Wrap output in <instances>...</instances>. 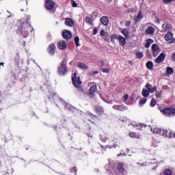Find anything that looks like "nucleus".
<instances>
[{"label":"nucleus","mask_w":175,"mask_h":175,"mask_svg":"<svg viewBox=\"0 0 175 175\" xmlns=\"http://www.w3.org/2000/svg\"><path fill=\"white\" fill-rule=\"evenodd\" d=\"M85 22L87 23V24H92V18H91L90 16L86 17L85 18Z\"/></svg>","instance_id":"obj_34"},{"label":"nucleus","mask_w":175,"mask_h":175,"mask_svg":"<svg viewBox=\"0 0 175 175\" xmlns=\"http://www.w3.org/2000/svg\"><path fill=\"white\" fill-rule=\"evenodd\" d=\"M163 28L165 32H166L167 31H170V25L167 23H164L163 24Z\"/></svg>","instance_id":"obj_27"},{"label":"nucleus","mask_w":175,"mask_h":175,"mask_svg":"<svg viewBox=\"0 0 175 175\" xmlns=\"http://www.w3.org/2000/svg\"><path fill=\"white\" fill-rule=\"evenodd\" d=\"M122 35H124V36H125V38H126V39H128V38H129V31H128V30L126 29H124L122 31Z\"/></svg>","instance_id":"obj_29"},{"label":"nucleus","mask_w":175,"mask_h":175,"mask_svg":"<svg viewBox=\"0 0 175 175\" xmlns=\"http://www.w3.org/2000/svg\"><path fill=\"white\" fill-rule=\"evenodd\" d=\"M128 98H129L128 94H124V95L123 96L122 99H123V100L125 102L126 100H128Z\"/></svg>","instance_id":"obj_44"},{"label":"nucleus","mask_w":175,"mask_h":175,"mask_svg":"<svg viewBox=\"0 0 175 175\" xmlns=\"http://www.w3.org/2000/svg\"><path fill=\"white\" fill-rule=\"evenodd\" d=\"M167 137H169L170 139H172V137H175V133L172 130H168V135Z\"/></svg>","instance_id":"obj_30"},{"label":"nucleus","mask_w":175,"mask_h":175,"mask_svg":"<svg viewBox=\"0 0 175 175\" xmlns=\"http://www.w3.org/2000/svg\"><path fill=\"white\" fill-rule=\"evenodd\" d=\"M57 47L59 50H65V49L68 47L66 42L64 40L59 41L57 43Z\"/></svg>","instance_id":"obj_9"},{"label":"nucleus","mask_w":175,"mask_h":175,"mask_svg":"<svg viewBox=\"0 0 175 175\" xmlns=\"http://www.w3.org/2000/svg\"><path fill=\"white\" fill-rule=\"evenodd\" d=\"M146 68L149 69V70H151L152 68H154V63H152V61H148L146 63Z\"/></svg>","instance_id":"obj_24"},{"label":"nucleus","mask_w":175,"mask_h":175,"mask_svg":"<svg viewBox=\"0 0 175 175\" xmlns=\"http://www.w3.org/2000/svg\"><path fill=\"white\" fill-rule=\"evenodd\" d=\"M118 38H120V36L117 34H112L111 36V42H112V43H114V40H116V39L118 40Z\"/></svg>","instance_id":"obj_31"},{"label":"nucleus","mask_w":175,"mask_h":175,"mask_svg":"<svg viewBox=\"0 0 175 175\" xmlns=\"http://www.w3.org/2000/svg\"><path fill=\"white\" fill-rule=\"evenodd\" d=\"M96 111L98 113V114H102V113H103V107L101 106L96 107Z\"/></svg>","instance_id":"obj_28"},{"label":"nucleus","mask_w":175,"mask_h":175,"mask_svg":"<svg viewBox=\"0 0 175 175\" xmlns=\"http://www.w3.org/2000/svg\"><path fill=\"white\" fill-rule=\"evenodd\" d=\"M79 40H80V39L79 38V36L75 37V42L76 46H80V44L79 43Z\"/></svg>","instance_id":"obj_36"},{"label":"nucleus","mask_w":175,"mask_h":175,"mask_svg":"<svg viewBox=\"0 0 175 175\" xmlns=\"http://www.w3.org/2000/svg\"><path fill=\"white\" fill-rule=\"evenodd\" d=\"M161 95H162V94H161V92H156V94H155L156 98H161Z\"/></svg>","instance_id":"obj_45"},{"label":"nucleus","mask_w":175,"mask_h":175,"mask_svg":"<svg viewBox=\"0 0 175 175\" xmlns=\"http://www.w3.org/2000/svg\"><path fill=\"white\" fill-rule=\"evenodd\" d=\"M150 46H151V45L150 44V43H148V42H146V43L145 44V47H146V49H148V47H150Z\"/></svg>","instance_id":"obj_50"},{"label":"nucleus","mask_w":175,"mask_h":175,"mask_svg":"<svg viewBox=\"0 0 175 175\" xmlns=\"http://www.w3.org/2000/svg\"><path fill=\"white\" fill-rule=\"evenodd\" d=\"M155 32V29H154V27H149L146 29V33L148 35H152Z\"/></svg>","instance_id":"obj_20"},{"label":"nucleus","mask_w":175,"mask_h":175,"mask_svg":"<svg viewBox=\"0 0 175 175\" xmlns=\"http://www.w3.org/2000/svg\"><path fill=\"white\" fill-rule=\"evenodd\" d=\"M0 65H3V63H0Z\"/></svg>","instance_id":"obj_54"},{"label":"nucleus","mask_w":175,"mask_h":175,"mask_svg":"<svg viewBox=\"0 0 175 175\" xmlns=\"http://www.w3.org/2000/svg\"><path fill=\"white\" fill-rule=\"evenodd\" d=\"M147 42L149 43V44H152V43H154V41L151 39L147 40Z\"/></svg>","instance_id":"obj_49"},{"label":"nucleus","mask_w":175,"mask_h":175,"mask_svg":"<svg viewBox=\"0 0 175 175\" xmlns=\"http://www.w3.org/2000/svg\"><path fill=\"white\" fill-rule=\"evenodd\" d=\"M152 50L154 57H157L161 53V50L159 49V46L157 44H154L152 45Z\"/></svg>","instance_id":"obj_7"},{"label":"nucleus","mask_w":175,"mask_h":175,"mask_svg":"<svg viewBox=\"0 0 175 175\" xmlns=\"http://www.w3.org/2000/svg\"><path fill=\"white\" fill-rule=\"evenodd\" d=\"M172 60L175 62V53L172 55Z\"/></svg>","instance_id":"obj_52"},{"label":"nucleus","mask_w":175,"mask_h":175,"mask_svg":"<svg viewBox=\"0 0 175 175\" xmlns=\"http://www.w3.org/2000/svg\"><path fill=\"white\" fill-rule=\"evenodd\" d=\"M146 102H147V99L143 98L139 100V105H144L146 104Z\"/></svg>","instance_id":"obj_38"},{"label":"nucleus","mask_w":175,"mask_h":175,"mask_svg":"<svg viewBox=\"0 0 175 175\" xmlns=\"http://www.w3.org/2000/svg\"><path fill=\"white\" fill-rule=\"evenodd\" d=\"M121 154H118V157H120Z\"/></svg>","instance_id":"obj_57"},{"label":"nucleus","mask_w":175,"mask_h":175,"mask_svg":"<svg viewBox=\"0 0 175 175\" xmlns=\"http://www.w3.org/2000/svg\"><path fill=\"white\" fill-rule=\"evenodd\" d=\"M135 55L137 56V58H143V53L142 52H136Z\"/></svg>","instance_id":"obj_35"},{"label":"nucleus","mask_w":175,"mask_h":175,"mask_svg":"<svg viewBox=\"0 0 175 175\" xmlns=\"http://www.w3.org/2000/svg\"><path fill=\"white\" fill-rule=\"evenodd\" d=\"M169 133V130L161 129L160 133V136H163V137H167V135Z\"/></svg>","instance_id":"obj_22"},{"label":"nucleus","mask_w":175,"mask_h":175,"mask_svg":"<svg viewBox=\"0 0 175 175\" xmlns=\"http://www.w3.org/2000/svg\"><path fill=\"white\" fill-rule=\"evenodd\" d=\"M150 105L151 107H154V106H155V105H157V101L155 100V99L152 98Z\"/></svg>","instance_id":"obj_37"},{"label":"nucleus","mask_w":175,"mask_h":175,"mask_svg":"<svg viewBox=\"0 0 175 175\" xmlns=\"http://www.w3.org/2000/svg\"><path fill=\"white\" fill-rule=\"evenodd\" d=\"M96 88H97V87H96V85H92V86L90 88L89 92H90V95H94V94H95V92H96Z\"/></svg>","instance_id":"obj_23"},{"label":"nucleus","mask_w":175,"mask_h":175,"mask_svg":"<svg viewBox=\"0 0 175 175\" xmlns=\"http://www.w3.org/2000/svg\"><path fill=\"white\" fill-rule=\"evenodd\" d=\"M102 72L103 73H109V72H110V70L109 68H103Z\"/></svg>","instance_id":"obj_39"},{"label":"nucleus","mask_w":175,"mask_h":175,"mask_svg":"<svg viewBox=\"0 0 175 175\" xmlns=\"http://www.w3.org/2000/svg\"><path fill=\"white\" fill-rule=\"evenodd\" d=\"M88 136H90V137H92V135H88Z\"/></svg>","instance_id":"obj_56"},{"label":"nucleus","mask_w":175,"mask_h":175,"mask_svg":"<svg viewBox=\"0 0 175 175\" xmlns=\"http://www.w3.org/2000/svg\"><path fill=\"white\" fill-rule=\"evenodd\" d=\"M100 23L103 25H107L109 24V18L107 16H103L100 19Z\"/></svg>","instance_id":"obj_19"},{"label":"nucleus","mask_w":175,"mask_h":175,"mask_svg":"<svg viewBox=\"0 0 175 175\" xmlns=\"http://www.w3.org/2000/svg\"><path fill=\"white\" fill-rule=\"evenodd\" d=\"M118 40H119V44H120V46H124L126 44V40L125 38L122 37V36H119Z\"/></svg>","instance_id":"obj_14"},{"label":"nucleus","mask_w":175,"mask_h":175,"mask_svg":"<svg viewBox=\"0 0 175 175\" xmlns=\"http://www.w3.org/2000/svg\"><path fill=\"white\" fill-rule=\"evenodd\" d=\"M163 61H165V53H161L155 59L154 62L156 64H161Z\"/></svg>","instance_id":"obj_12"},{"label":"nucleus","mask_w":175,"mask_h":175,"mask_svg":"<svg viewBox=\"0 0 175 175\" xmlns=\"http://www.w3.org/2000/svg\"><path fill=\"white\" fill-rule=\"evenodd\" d=\"M142 95L144 96V98H147V96H149L150 93L147 89H143Z\"/></svg>","instance_id":"obj_25"},{"label":"nucleus","mask_w":175,"mask_h":175,"mask_svg":"<svg viewBox=\"0 0 175 175\" xmlns=\"http://www.w3.org/2000/svg\"><path fill=\"white\" fill-rule=\"evenodd\" d=\"M167 75H173L174 73V70H173V68L171 67H167L166 70Z\"/></svg>","instance_id":"obj_32"},{"label":"nucleus","mask_w":175,"mask_h":175,"mask_svg":"<svg viewBox=\"0 0 175 175\" xmlns=\"http://www.w3.org/2000/svg\"><path fill=\"white\" fill-rule=\"evenodd\" d=\"M113 109L117 110L118 111H124V110H128V107L124 105H115L113 106Z\"/></svg>","instance_id":"obj_6"},{"label":"nucleus","mask_w":175,"mask_h":175,"mask_svg":"<svg viewBox=\"0 0 175 175\" xmlns=\"http://www.w3.org/2000/svg\"><path fill=\"white\" fill-rule=\"evenodd\" d=\"M90 116H92V117H94V118H95V116H92V115H90Z\"/></svg>","instance_id":"obj_55"},{"label":"nucleus","mask_w":175,"mask_h":175,"mask_svg":"<svg viewBox=\"0 0 175 175\" xmlns=\"http://www.w3.org/2000/svg\"><path fill=\"white\" fill-rule=\"evenodd\" d=\"M77 66L78 68H79V69H83L84 70L88 69V66H87V64L82 62H78Z\"/></svg>","instance_id":"obj_21"},{"label":"nucleus","mask_w":175,"mask_h":175,"mask_svg":"<svg viewBox=\"0 0 175 175\" xmlns=\"http://www.w3.org/2000/svg\"><path fill=\"white\" fill-rule=\"evenodd\" d=\"M131 24V22L129 21H127L125 22L124 25H125V27H130Z\"/></svg>","instance_id":"obj_41"},{"label":"nucleus","mask_w":175,"mask_h":175,"mask_svg":"<svg viewBox=\"0 0 175 175\" xmlns=\"http://www.w3.org/2000/svg\"><path fill=\"white\" fill-rule=\"evenodd\" d=\"M107 140H110V137H105L104 138H102V141L104 142H107Z\"/></svg>","instance_id":"obj_42"},{"label":"nucleus","mask_w":175,"mask_h":175,"mask_svg":"<svg viewBox=\"0 0 175 175\" xmlns=\"http://www.w3.org/2000/svg\"><path fill=\"white\" fill-rule=\"evenodd\" d=\"M107 147V148H116L117 147V143H115L113 145L108 146Z\"/></svg>","instance_id":"obj_40"},{"label":"nucleus","mask_w":175,"mask_h":175,"mask_svg":"<svg viewBox=\"0 0 175 175\" xmlns=\"http://www.w3.org/2000/svg\"><path fill=\"white\" fill-rule=\"evenodd\" d=\"M65 24L66 25H68V27H75V23L73 22V20L70 18H66Z\"/></svg>","instance_id":"obj_16"},{"label":"nucleus","mask_w":175,"mask_h":175,"mask_svg":"<svg viewBox=\"0 0 175 175\" xmlns=\"http://www.w3.org/2000/svg\"><path fill=\"white\" fill-rule=\"evenodd\" d=\"M150 131L151 132H152V133H154L155 135H161V132L162 129L157 127H152L150 128Z\"/></svg>","instance_id":"obj_17"},{"label":"nucleus","mask_w":175,"mask_h":175,"mask_svg":"<svg viewBox=\"0 0 175 175\" xmlns=\"http://www.w3.org/2000/svg\"><path fill=\"white\" fill-rule=\"evenodd\" d=\"M133 45H135V44H134V43H131V44H130V46H133Z\"/></svg>","instance_id":"obj_53"},{"label":"nucleus","mask_w":175,"mask_h":175,"mask_svg":"<svg viewBox=\"0 0 175 175\" xmlns=\"http://www.w3.org/2000/svg\"><path fill=\"white\" fill-rule=\"evenodd\" d=\"M163 3L165 4V5H167V3H172V0H163Z\"/></svg>","instance_id":"obj_46"},{"label":"nucleus","mask_w":175,"mask_h":175,"mask_svg":"<svg viewBox=\"0 0 175 175\" xmlns=\"http://www.w3.org/2000/svg\"><path fill=\"white\" fill-rule=\"evenodd\" d=\"M98 71H92L90 73L91 76H95V75H98Z\"/></svg>","instance_id":"obj_47"},{"label":"nucleus","mask_w":175,"mask_h":175,"mask_svg":"<svg viewBox=\"0 0 175 175\" xmlns=\"http://www.w3.org/2000/svg\"><path fill=\"white\" fill-rule=\"evenodd\" d=\"M172 170L167 169L164 171V175H172Z\"/></svg>","instance_id":"obj_33"},{"label":"nucleus","mask_w":175,"mask_h":175,"mask_svg":"<svg viewBox=\"0 0 175 175\" xmlns=\"http://www.w3.org/2000/svg\"><path fill=\"white\" fill-rule=\"evenodd\" d=\"M72 5L73 6V8H77V3H76L75 1H71Z\"/></svg>","instance_id":"obj_43"},{"label":"nucleus","mask_w":175,"mask_h":175,"mask_svg":"<svg viewBox=\"0 0 175 175\" xmlns=\"http://www.w3.org/2000/svg\"><path fill=\"white\" fill-rule=\"evenodd\" d=\"M98 28L95 27L94 28V32H93V35H96V33H98Z\"/></svg>","instance_id":"obj_48"},{"label":"nucleus","mask_w":175,"mask_h":175,"mask_svg":"<svg viewBox=\"0 0 175 175\" xmlns=\"http://www.w3.org/2000/svg\"><path fill=\"white\" fill-rule=\"evenodd\" d=\"M72 80L76 88H80V87H81V81L80 80L79 77H77V75L76 74V72L72 74Z\"/></svg>","instance_id":"obj_1"},{"label":"nucleus","mask_w":175,"mask_h":175,"mask_svg":"<svg viewBox=\"0 0 175 175\" xmlns=\"http://www.w3.org/2000/svg\"><path fill=\"white\" fill-rule=\"evenodd\" d=\"M100 36H105V30H101V31H100Z\"/></svg>","instance_id":"obj_51"},{"label":"nucleus","mask_w":175,"mask_h":175,"mask_svg":"<svg viewBox=\"0 0 175 175\" xmlns=\"http://www.w3.org/2000/svg\"><path fill=\"white\" fill-rule=\"evenodd\" d=\"M161 111L165 116H169L170 117L172 116H175V108H173V107L165 108Z\"/></svg>","instance_id":"obj_2"},{"label":"nucleus","mask_w":175,"mask_h":175,"mask_svg":"<svg viewBox=\"0 0 175 175\" xmlns=\"http://www.w3.org/2000/svg\"><path fill=\"white\" fill-rule=\"evenodd\" d=\"M146 88L149 92V94H154V92H157V86L152 87V85L150 83H146Z\"/></svg>","instance_id":"obj_8"},{"label":"nucleus","mask_w":175,"mask_h":175,"mask_svg":"<svg viewBox=\"0 0 175 175\" xmlns=\"http://www.w3.org/2000/svg\"><path fill=\"white\" fill-rule=\"evenodd\" d=\"M58 72L59 75H66V63L65 62H62L60 64L58 68Z\"/></svg>","instance_id":"obj_3"},{"label":"nucleus","mask_w":175,"mask_h":175,"mask_svg":"<svg viewBox=\"0 0 175 175\" xmlns=\"http://www.w3.org/2000/svg\"><path fill=\"white\" fill-rule=\"evenodd\" d=\"M165 40L167 42H170V43H173L174 42V38H173V33H172V32H168L165 36Z\"/></svg>","instance_id":"obj_11"},{"label":"nucleus","mask_w":175,"mask_h":175,"mask_svg":"<svg viewBox=\"0 0 175 175\" xmlns=\"http://www.w3.org/2000/svg\"><path fill=\"white\" fill-rule=\"evenodd\" d=\"M56 49H57V48L55 47V44L52 43L49 45V46L47 48V51H48L49 54H50V55H54V54H55Z\"/></svg>","instance_id":"obj_5"},{"label":"nucleus","mask_w":175,"mask_h":175,"mask_svg":"<svg viewBox=\"0 0 175 175\" xmlns=\"http://www.w3.org/2000/svg\"><path fill=\"white\" fill-rule=\"evenodd\" d=\"M129 137L134 139H139V137H140V135L136 134V133L130 132Z\"/></svg>","instance_id":"obj_26"},{"label":"nucleus","mask_w":175,"mask_h":175,"mask_svg":"<svg viewBox=\"0 0 175 175\" xmlns=\"http://www.w3.org/2000/svg\"><path fill=\"white\" fill-rule=\"evenodd\" d=\"M118 170H119L120 173H123V174L126 173V169H125V166L122 163L118 164Z\"/></svg>","instance_id":"obj_13"},{"label":"nucleus","mask_w":175,"mask_h":175,"mask_svg":"<svg viewBox=\"0 0 175 175\" xmlns=\"http://www.w3.org/2000/svg\"><path fill=\"white\" fill-rule=\"evenodd\" d=\"M142 1H144V0H142Z\"/></svg>","instance_id":"obj_58"},{"label":"nucleus","mask_w":175,"mask_h":175,"mask_svg":"<svg viewBox=\"0 0 175 175\" xmlns=\"http://www.w3.org/2000/svg\"><path fill=\"white\" fill-rule=\"evenodd\" d=\"M54 6H55V4L54 3V1L52 0H46L45 2V8L47 9V10H53L54 9Z\"/></svg>","instance_id":"obj_4"},{"label":"nucleus","mask_w":175,"mask_h":175,"mask_svg":"<svg viewBox=\"0 0 175 175\" xmlns=\"http://www.w3.org/2000/svg\"><path fill=\"white\" fill-rule=\"evenodd\" d=\"M62 36L64 39H66L68 40L72 38V33L69 30H64L62 32Z\"/></svg>","instance_id":"obj_10"},{"label":"nucleus","mask_w":175,"mask_h":175,"mask_svg":"<svg viewBox=\"0 0 175 175\" xmlns=\"http://www.w3.org/2000/svg\"><path fill=\"white\" fill-rule=\"evenodd\" d=\"M133 126L135 128V129L141 130L142 128H146V124L134 122L133 123Z\"/></svg>","instance_id":"obj_15"},{"label":"nucleus","mask_w":175,"mask_h":175,"mask_svg":"<svg viewBox=\"0 0 175 175\" xmlns=\"http://www.w3.org/2000/svg\"><path fill=\"white\" fill-rule=\"evenodd\" d=\"M142 18L143 15L142 14V11H139L137 16L133 18V21H135V23H138V21H140Z\"/></svg>","instance_id":"obj_18"}]
</instances>
